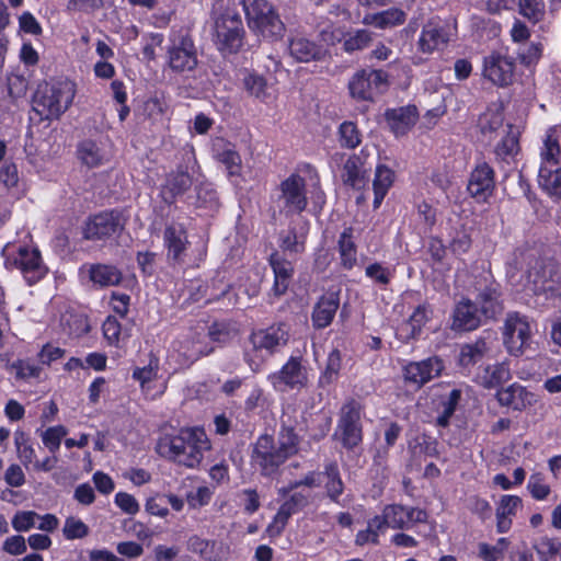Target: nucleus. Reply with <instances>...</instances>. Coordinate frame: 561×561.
I'll return each mask as SVG.
<instances>
[{
    "label": "nucleus",
    "mask_w": 561,
    "mask_h": 561,
    "mask_svg": "<svg viewBox=\"0 0 561 561\" xmlns=\"http://www.w3.org/2000/svg\"><path fill=\"white\" fill-rule=\"evenodd\" d=\"M209 448L210 443L199 428L182 430L176 436L165 435L157 444L159 455L187 468L198 466Z\"/></svg>",
    "instance_id": "nucleus-1"
},
{
    "label": "nucleus",
    "mask_w": 561,
    "mask_h": 561,
    "mask_svg": "<svg viewBox=\"0 0 561 561\" xmlns=\"http://www.w3.org/2000/svg\"><path fill=\"white\" fill-rule=\"evenodd\" d=\"M75 84L68 80L39 83L33 96V110L42 119L59 118L71 105Z\"/></svg>",
    "instance_id": "nucleus-2"
},
{
    "label": "nucleus",
    "mask_w": 561,
    "mask_h": 561,
    "mask_svg": "<svg viewBox=\"0 0 561 561\" xmlns=\"http://www.w3.org/2000/svg\"><path fill=\"white\" fill-rule=\"evenodd\" d=\"M287 340L288 331L283 323L253 331L243 352L245 363L252 371H257L263 362L285 345Z\"/></svg>",
    "instance_id": "nucleus-3"
},
{
    "label": "nucleus",
    "mask_w": 561,
    "mask_h": 561,
    "mask_svg": "<svg viewBox=\"0 0 561 561\" xmlns=\"http://www.w3.org/2000/svg\"><path fill=\"white\" fill-rule=\"evenodd\" d=\"M248 26L264 38L278 39L285 33V24L267 0H240Z\"/></svg>",
    "instance_id": "nucleus-4"
},
{
    "label": "nucleus",
    "mask_w": 561,
    "mask_h": 561,
    "mask_svg": "<svg viewBox=\"0 0 561 561\" xmlns=\"http://www.w3.org/2000/svg\"><path fill=\"white\" fill-rule=\"evenodd\" d=\"M470 290L474 295L473 302L484 314L485 320L496 319L503 312L500 284L490 271L484 270L474 275Z\"/></svg>",
    "instance_id": "nucleus-5"
},
{
    "label": "nucleus",
    "mask_w": 561,
    "mask_h": 561,
    "mask_svg": "<svg viewBox=\"0 0 561 561\" xmlns=\"http://www.w3.org/2000/svg\"><path fill=\"white\" fill-rule=\"evenodd\" d=\"M4 254L7 265L20 270L30 284L39 280L47 273L41 253L36 248L7 245Z\"/></svg>",
    "instance_id": "nucleus-6"
},
{
    "label": "nucleus",
    "mask_w": 561,
    "mask_h": 561,
    "mask_svg": "<svg viewBox=\"0 0 561 561\" xmlns=\"http://www.w3.org/2000/svg\"><path fill=\"white\" fill-rule=\"evenodd\" d=\"M168 65L170 69L180 75L193 72L197 65V49L188 34H174L168 47Z\"/></svg>",
    "instance_id": "nucleus-7"
},
{
    "label": "nucleus",
    "mask_w": 561,
    "mask_h": 561,
    "mask_svg": "<svg viewBox=\"0 0 561 561\" xmlns=\"http://www.w3.org/2000/svg\"><path fill=\"white\" fill-rule=\"evenodd\" d=\"M216 43L224 53H237L241 46L244 28L241 16L233 11H226L215 22Z\"/></svg>",
    "instance_id": "nucleus-8"
},
{
    "label": "nucleus",
    "mask_w": 561,
    "mask_h": 561,
    "mask_svg": "<svg viewBox=\"0 0 561 561\" xmlns=\"http://www.w3.org/2000/svg\"><path fill=\"white\" fill-rule=\"evenodd\" d=\"M503 341L511 355L522 356L531 341L528 318L519 312H508L503 328Z\"/></svg>",
    "instance_id": "nucleus-9"
},
{
    "label": "nucleus",
    "mask_w": 561,
    "mask_h": 561,
    "mask_svg": "<svg viewBox=\"0 0 561 561\" xmlns=\"http://www.w3.org/2000/svg\"><path fill=\"white\" fill-rule=\"evenodd\" d=\"M287 459L272 436L262 435L257 438L252 453V461L260 468L263 476L275 473Z\"/></svg>",
    "instance_id": "nucleus-10"
},
{
    "label": "nucleus",
    "mask_w": 561,
    "mask_h": 561,
    "mask_svg": "<svg viewBox=\"0 0 561 561\" xmlns=\"http://www.w3.org/2000/svg\"><path fill=\"white\" fill-rule=\"evenodd\" d=\"M383 82L382 70L363 69L352 77L348 90L353 99L374 101L381 93Z\"/></svg>",
    "instance_id": "nucleus-11"
},
{
    "label": "nucleus",
    "mask_w": 561,
    "mask_h": 561,
    "mask_svg": "<svg viewBox=\"0 0 561 561\" xmlns=\"http://www.w3.org/2000/svg\"><path fill=\"white\" fill-rule=\"evenodd\" d=\"M515 59L499 51H492L483 59V77L493 84L505 88L513 83Z\"/></svg>",
    "instance_id": "nucleus-12"
},
{
    "label": "nucleus",
    "mask_w": 561,
    "mask_h": 561,
    "mask_svg": "<svg viewBox=\"0 0 561 561\" xmlns=\"http://www.w3.org/2000/svg\"><path fill=\"white\" fill-rule=\"evenodd\" d=\"M278 202L287 213H301L306 209L308 199L306 195L305 179L293 173L279 184Z\"/></svg>",
    "instance_id": "nucleus-13"
},
{
    "label": "nucleus",
    "mask_w": 561,
    "mask_h": 561,
    "mask_svg": "<svg viewBox=\"0 0 561 561\" xmlns=\"http://www.w3.org/2000/svg\"><path fill=\"white\" fill-rule=\"evenodd\" d=\"M124 227L125 219L119 211H103L89 219L83 234L88 240H103L119 233Z\"/></svg>",
    "instance_id": "nucleus-14"
},
{
    "label": "nucleus",
    "mask_w": 561,
    "mask_h": 561,
    "mask_svg": "<svg viewBox=\"0 0 561 561\" xmlns=\"http://www.w3.org/2000/svg\"><path fill=\"white\" fill-rule=\"evenodd\" d=\"M485 321L484 314L472 299L462 297L454 306L450 329L462 333L477 330Z\"/></svg>",
    "instance_id": "nucleus-15"
},
{
    "label": "nucleus",
    "mask_w": 561,
    "mask_h": 561,
    "mask_svg": "<svg viewBox=\"0 0 561 561\" xmlns=\"http://www.w3.org/2000/svg\"><path fill=\"white\" fill-rule=\"evenodd\" d=\"M332 161L336 165H341V180L344 185L353 190H360L366 185V171L362 157L357 154L346 157L344 153L335 152L332 156Z\"/></svg>",
    "instance_id": "nucleus-16"
},
{
    "label": "nucleus",
    "mask_w": 561,
    "mask_h": 561,
    "mask_svg": "<svg viewBox=\"0 0 561 561\" xmlns=\"http://www.w3.org/2000/svg\"><path fill=\"white\" fill-rule=\"evenodd\" d=\"M495 188L494 170L489 163L479 162L471 171L467 190L478 202H486Z\"/></svg>",
    "instance_id": "nucleus-17"
},
{
    "label": "nucleus",
    "mask_w": 561,
    "mask_h": 561,
    "mask_svg": "<svg viewBox=\"0 0 561 561\" xmlns=\"http://www.w3.org/2000/svg\"><path fill=\"white\" fill-rule=\"evenodd\" d=\"M443 369V360L437 356H433L421 362L409 363L403 369V375L407 382L421 388L433 378L438 377Z\"/></svg>",
    "instance_id": "nucleus-18"
},
{
    "label": "nucleus",
    "mask_w": 561,
    "mask_h": 561,
    "mask_svg": "<svg viewBox=\"0 0 561 561\" xmlns=\"http://www.w3.org/2000/svg\"><path fill=\"white\" fill-rule=\"evenodd\" d=\"M360 413L356 403H347L342 408L339 431L342 443L347 448H353L362 440V428L359 425Z\"/></svg>",
    "instance_id": "nucleus-19"
},
{
    "label": "nucleus",
    "mask_w": 561,
    "mask_h": 561,
    "mask_svg": "<svg viewBox=\"0 0 561 561\" xmlns=\"http://www.w3.org/2000/svg\"><path fill=\"white\" fill-rule=\"evenodd\" d=\"M274 388L283 389V386L290 389L302 388L307 385V373L302 367L300 358L290 357L289 360L277 373L270 376Z\"/></svg>",
    "instance_id": "nucleus-20"
},
{
    "label": "nucleus",
    "mask_w": 561,
    "mask_h": 561,
    "mask_svg": "<svg viewBox=\"0 0 561 561\" xmlns=\"http://www.w3.org/2000/svg\"><path fill=\"white\" fill-rule=\"evenodd\" d=\"M496 399L500 405L515 411H523L536 402V396L519 383L501 388L496 392Z\"/></svg>",
    "instance_id": "nucleus-21"
},
{
    "label": "nucleus",
    "mask_w": 561,
    "mask_h": 561,
    "mask_svg": "<svg viewBox=\"0 0 561 561\" xmlns=\"http://www.w3.org/2000/svg\"><path fill=\"white\" fill-rule=\"evenodd\" d=\"M193 184L192 176L184 170L170 172L164 184L161 186L160 195L163 202L172 205L176 198L191 188Z\"/></svg>",
    "instance_id": "nucleus-22"
},
{
    "label": "nucleus",
    "mask_w": 561,
    "mask_h": 561,
    "mask_svg": "<svg viewBox=\"0 0 561 561\" xmlns=\"http://www.w3.org/2000/svg\"><path fill=\"white\" fill-rule=\"evenodd\" d=\"M290 56L299 62L320 60L324 56V49L317 43L302 35H294L288 39Z\"/></svg>",
    "instance_id": "nucleus-23"
},
{
    "label": "nucleus",
    "mask_w": 561,
    "mask_h": 561,
    "mask_svg": "<svg viewBox=\"0 0 561 561\" xmlns=\"http://www.w3.org/2000/svg\"><path fill=\"white\" fill-rule=\"evenodd\" d=\"M419 118L417 108L414 105L388 110V127L396 137L407 135Z\"/></svg>",
    "instance_id": "nucleus-24"
},
{
    "label": "nucleus",
    "mask_w": 561,
    "mask_h": 561,
    "mask_svg": "<svg viewBox=\"0 0 561 561\" xmlns=\"http://www.w3.org/2000/svg\"><path fill=\"white\" fill-rule=\"evenodd\" d=\"M340 306L337 294L323 295L316 304L312 311V324L316 329H324L332 322Z\"/></svg>",
    "instance_id": "nucleus-25"
},
{
    "label": "nucleus",
    "mask_w": 561,
    "mask_h": 561,
    "mask_svg": "<svg viewBox=\"0 0 561 561\" xmlns=\"http://www.w3.org/2000/svg\"><path fill=\"white\" fill-rule=\"evenodd\" d=\"M308 504V495L301 492L293 493L279 507L274 517L273 524L268 527L270 531L276 529V534H280L285 528L289 517L304 508Z\"/></svg>",
    "instance_id": "nucleus-26"
},
{
    "label": "nucleus",
    "mask_w": 561,
    "mask_h": 561,
    "mask_svg": "<svg viewBox=\"0 0 561 561\" xmlns=\"http://www.w3.org/2000/svg\"><path fill=\"white\" fill-rule=\"evenodd\" d=\"M270 263L274 272V285L272 293L279 297L284 295L289 286L290 279L294 274L291 263L283 259L278 253H273L270 257Z\"/></svg>",
    "instance_id": "nucleus-27"
},
{
    "label": "nucleus",
    "mask_w": 561,
    "mask_h": 561,
    "mask_svg": "<svg viewBox=\"0 0 561 561\" xmlns=\"http://www.w3.org/2000/svg\"><path fill=\"white\" fill-rule=\"evenodd\" d=\"M491 350V340L480 336L476 341L466 343L460 347L458 363L462 368H470L478 364Z\"/></svg>",
    "instance_id": "nucleus-28"
},
{
    "label": "nucleus",
    "mask_w": 561,
    "mask_h": 561,
    "mask_svg": "<svg viewBox=\"0 0 561 561\" xmlns=\"http://www.w3.org/2000/svg\"><path fill=\"white\" fill-rule=\"evenodd\" d=\"M164 242L168 248V259L172 263H182L187 244L186 232L181 227L169 226L164 230Z\"/></svg>",
    "instance_id": "nucleus-29"
},
{
    "label": "nucleus",
    "mask_w": 561,
    "mask_h": 561,
    "mask_svg": "<svg viewBox=\"0 0 561 561\" xmlns=\"http://www.w3.org/2000/svg\"><path fill=\"white\" fill-rule=\"evenodd\" d=\"M77 156L89 168L103 165L110 159L104 148L91 139H85L78 145Z\"/></svg>",
    "instance_id": "nucleus-30"
},
{
    "label": "nucleus",
    "mask_w": 561,
    "mask_h": 561,
    "mask_svg": "<svg viewBox=\"0 0 561 561\" xmlns=\"http://www.w3.org/2000/svg\"><path fill=\"white\" fill-rule=\"evenodd\" d=\"M426 513L421 510L407 508L401 505L388 506V527L404 528L412 522H423Z\"/></svg>",
    "instance_id": "nucleus-31"
},
{
    "label": "nucleus",
    "mask_w": 561,
    "mask_h": 561,
    "mask_svg": "<svg viewBox=\"0 0 561 561\" xmlns=\"http://www.w3.org/2000/svg\"><path fill=\"white\" fill-rule=\"evenodd\" d=\"M538 183L550 197L561 201V167L541 165Z\"/></svg>",
    "instance_id": "nucleus-32"
},
{
    "label": "nucleus",
    "mask_w": 561,
    "mask_h": 561,
    "mask_svg": "<svg viewBox=\"0 0 561 561\" xmlns=\"http://www.w3.org/2000/svg\"><path fill=\"white\" fill-rule=\"evenodd\" d=\"M448 42V36L445 30L433 23L424 25L422 35L419 41V47L423 53L430 54L435 49H439Z\"/></svg>",
    "instance_id": "nucleus-33"
},
{
    "label": "nucleus",
    "mask_w": 561,
    "mask_h": 561,
    "mask_svg": "<svg viewBox=\"0 0 561 561\" xmlns=\"http://www.w3.org/2000/svg\"><path fill=\"white\" fill-rule=\"evenodd\" d=\"M322 485L327 491L328 497L337 503L344 491V483L336 462H329L324 466Z\"/></svg>",
    "instance_id": "nucleus-34"
},
{
    "label": "nucleus",
    "mask_w": 561,
    "mask_h": 561,
    "mask_svg": "<svg viewBox=\"0 0 561 561\" xmlns=\"http://www.w3.org/2000/svg\"><path fill=\"white\" fill-rule=\"evenodd\" d=\"M122 278V272L113 265L96 264L90 268V279L101 287L116 286Z\"/></svg>",
    "instance_id": "nucleus-35"
},
{
    "label": "nucleus",
    "mask_w": 561,
    "mask_h": 561,
    "mask_svg": "<svg viewBox=\"0 0 561 561\" xmlns=\"http://www.w3.org/2000/svg\"><path fill=\"white\" fill-rule=\"evenodd\" d=\"M339 252L341 264L344 268L351 270L357 263V250L353 238V229H345L339 239Z\"/></svg>",
    "instance_id": "nucleus-36"
},
{
    "label": "nucleus",
    "mask_w": 561,
    "mask_h": 561,
    "mask_svg": "<svg viewBox=\"0 0 561 561\" xmlns=\"http://www.w3.org/2000/svg\"><path fill=\"white\" fill-rule=\"evenodd\" d=\"M507 130L502 140L496 145L494 153L501 160L513 158L519 150V131L513 125L506 126Z\"/></svg>",
    "instance_id": "nucleus-37"
},
{
    "label": "nucleus",
    "mask_w": 561,
    "mask_h": 561,
    "mask_svg": "<svg viewBox=\"0 0 561 561\" xmlns=\"http://www.w3.org/2000/svg\"><path fill=\"white\" fill-rule=\"evenodd\" d=\"M541 561H561V542L557 538L541 537L533 543Z\"/></svg>",
    "instance_id": "nucleus-38"
},
{
    "label": "nucleus",
    "mask_w": 561,
    "mask_h": 561,
    "mask_svg": "<svg viewBox=\"0 0 561 561\" xmlns=\"http://www.w3.org/2000/svg\"><path fill=\"white\" fill-rule=\"evenodd\" d=\"M511 378V371L505 363L488 366L481 377L482 386L486 389L495 388Z\"/></svg>",
    "instance_id": "nucleus-39"
},
{
    "label": "nucleus",
    "mask_w": 561,
    "mask_h": 561,
    "mask_svg": "<svg viewBox=\"0 0 561 561\" xmlns=\"http://www.w3.org/2000/svg\"><path fill=\"white\" fill-rule=\"evenodd\" d=\"M245 90L253 96L266 101L272 98L270 87L265 78L259 73H249L243 79Z\"/></svg>",
    "instance_id": "nucleus-40"
},
{
    "label": "nucleus",
    "mask_w": 561,
    "mask_h": 561,
    "mask_svg": "<svg viewBox=\"0 0 561 561\" xmlns=\"http://www.w3.org/2000/svg\"><path fill=\"white\" fill-rule=\"evenodd\" d=\"M342 366V356L337 348L332 350L329 353L325 369L319 378L320 387H327L335 381L339 377V373Z\"/></svg>",
    "instance_id": "nucleus-41"
},
{
    "label": "nucleus",
    "mask_w": 561,
    "mask_h": 561,
    "mask_svg": "<svg viewBox=\"0 0 561 561\" xmlns=\"http://www.w3.org/2000/svg\"><path fill=\"white\" fill-rule=\"evenodd\" d=\"M8 369L18 380L39 378L42 367L33 364L30 359H18L8 365Z\"/></svg>",
    "instance_id": "nucleus-42"
},
{
    "label": "nucleus",
    "mask_w": 561,
    "mask_h": 561,
    "mask_svg": "<svg viewBox=\"0 0 561 561\" xmlns=\"http://www.w3.org/2000/svg\"><path fill=\"white\" fill-rule=\"evenodd\" d=\"M385 525L386 514L382 512L381 515L376 516L368 522V526L365 530H362L356 535V543L362 546L367 542H377L379 533L383 531Z\"/></svg>",
    "instance_id": "nucleus-43"
},
{
    "label": "nucleus",
    "mask_w": 561,
    "mask_h": 561,
    "mask_svg": "<svg viewBox=\"0 0 561 561\" xmlns=\"http://www.w3.org/2000/svg\"><path fill=\"white\" fill-rule=\"evenodd\" d=\"M278 449L289 458L298 450V436L291 426H287L282 420V428L278 435Z\"/></svg>",
    "instance_id": "nucleus-44"
},
{
    "label": "nucleus",
    "mask_w": 561,
    "mask_h": 561,
    "mask_svg": "<svg viewBox=\"0 0 561 561\" xmlns=\"http://www.w3.org/2000/svg\"><path fill=\"white\" fill-rule=\"evenodd\" d=\"M373 41V33L367 30H357L348 32L344 36L343 48L347 53L362 50L366 48Z\"/></svg>",
    "instance_id": "nucleus-45"
},
{
    "label": "nucleus",
    "mask_w": 561,
    "mask_h": 561,
    "mask_svg": "<svg viewBox=\"0 0 561 561\" xmlns=\"http://www.w3.org/2000/svg\"><path fill=\"white\" fill-rule=\"evenodd\" d=\"M504 115L500 110H488L479 118V128L483 135H492L503 127Z\"/></svg>",
    "instance_id": "nucleus-46"
},
{
    "label": "nucleus",
    "mask_w": 561,
    "mask_h": 561,
    "mask_svg": "<svg viewBox=\"0 0 561 561\" xmlns=\"http://www.w3.org/2000/svg\"><path fill=\"white\" fill-rule=\"evenodd\" d=\"M339 135L340 145L344 148L354 149L362 141L360 133L353 122L342 123L339 128Z\"/></svg>",
    "instance_id": "nucleus-47"
},
{
    "label": "nucleus",
    "mask_w": 561,
    "mask_h": 561,
    "mask_svg": "<svg viewBox=\"0 0 561 561\" xmlns=\"http://www.w3.org/2000/svg\"><path fill=\"white\" fill-rule=\"evenodd\" d=\"M461 393L460 390L454 389L450 391L448 398L442 402L443 411L436 419V425L446 427L449 424V420L456 411L459 403Z\"/></svg>",
    "instance_id": "nucleus-48"
},
{
    "label": "nucleus",
    "mask_w": 561,
    "mask_h": 561,
    "mask_svg": "<svg viewBox=\"0 0 561 561\" xmlns=\"http://www.w3.org/2000/svg\"><path fill=\"white\" fill-rule=\"evenodd\" d=\"M519 13L529 21L537 23L545 15V3L542 0H519Z\"/></svg>",
    "instance_id": "nucleus-49"
},
{
    "label": "nucleus",
    "mask_w": 561,
    "mask_h": 561,
    "mask_svg": "<svg viewBox=\"0 0 561 561\" xmlns=\"http://www.w3.org/2000/svg\"><path fill=\"white\" fill-rule=\"evenodd\" d=\"M68 431L62 425L48 427L42 433V440L46 448L55 454L61 444V439L67 435Z\"/></svg>",
    "instance_id": "nucleus-50"
},
{
    "label": "nucleus",
    "mask_w": 561,
    "mask_h": 561,
    "mask_svg": "<svg viewBox=\"0 0 561 561\" xmlns=\"http://www.w3.org/2000/svg\"><path fill=\"white\" fill-rule=\"evenodd\" d=\"M89 527L81 519L70 516L66 518L62 534L66 539L75 540L82 539L89 535Z\"/></svg>",
    "instance_id": "nucleus-51"
},
{
    "label": "nucleus",
    "mask_w": 561,
    "mask_h": 561,
    "mask_svg": "<svg viewBox=\"0 0 561 561\" xmlns=\"http://www.w3.org/2000/svg\"><path fill=\"white\" fill-rule=\"evenodd\" d=\"M61 321L62 325L68 328L69 335L80 336L90 329L87 318L82 314L67 313Z\"/></svg>",
    "instance_id": "nucleus-52"
},
{
    "label": "nucleus",
    "mask_w": 561,
    "mask_h": 561,
    "mask_svg": "<svg viewBox=\"0 0 561 561\" xmlns=\"http://www.w3.org/2000/svg\"><path fill=\"white\" fill-rule=\"evenodd\" d=\"M38 517L39 514L34 511H19L13 516L11 524L14 530L25 533L36 526Z\"/></svg>",
    "instance_id": "nucleus-53"
},
{
    "label": "nucleus",
    "mask_w": 561,
    "mask_h": 561,
    "mask_svg": "<svg viewBox=\"0 0 561 561\" xmlns=\"http://www.w3.org/2000/svg\"><path fill=\"white\" fill-rule=\"evenodd\" d=\"M159 359L154 356L150 357L148 365L144 367H137L133 373V378L140 382L141 387L145 388L146 383L154 380L158 376Z\"/></svg>",
    "instance_id": "nucleus-54"
},
{
    "label": "nucleus",
    "mask_w": 561,
    "mask_h": 561,
    "mask_svg": "<svg viewBox=\"0 0 561 561\" xmlns=\"http://www.w3.org/2000/svg\"><path fill=\"white\" fill-rule=\"evenodd\" d=\"M234 334V328L226 322H215L208 329L209 339L219 344L228 343Z\"/></svg>",
    "instance_id": "nucleus-55"
},
{
    "label": "nucleus",
    "mask_w": 561,
    "mask_h": 561,
    "mask_svg": "<svg viewBox=\"0 0 561 561\" xmlns=\"http://www.w3.org/2000/svg\"><path fill=\"white\" fill-rule=\"evenodd\" d=\"M560 146L557 138H553L552 134H548L545 140V147L541 152L542 163L541 165L557 167V157L560 154Z\"/></svg>",
    "instance_id": "nucleus-56"
},
{
    "label": "nucleus",
    "mask_w": 561,
    "mask_h": 561,
    "mask_svg": "<svg viewBox=\"0 0 561 561\" xmlns=\"http://www.w3.org/2000/svg\"><path fill=\"white\" fill-rule=\"evenodd\" d=\"M302 485L308 488H316L322 485V472L312 471L307 473L304 479L290 482L287 486L279 489V494L286 496L288 493Z\"/></svg>",
    "instance_id": "nucleus-57"
},
{
    "label": "nucleus",
    "mask_w": 561,
    "mask_h": 561,
    "mask_svg": "<svg viewBox=\"0 0 561 561\" xmlns=\"http://www.w3.org/2000/svg\"><path fill=\"white\" fill-rule=\"evenodd\" d=\"M15 445L18 449V455L22 463L27 467L30 463H33L36 461V455L34 448L26 442L24 438V435L16 434L15 436Z\"/></svg>",
    "instance_id": "nucleus-58"
},
{
    "label": "nucleus",
    "mask_w": 561,
    "mask_h": 561,
    "mask_svg": "<svg viewBox=\"0 0 561 561\" xmlns=\"http://www.w3.org/2000/svg\"><path fill=\"white\" fill-rule=\"evenodd\" d=\"M187 546L192 552L199 554L206 560H210L213 558L214 542L198 536H193L188 539Z\"/></svg>",
    "instance_id": "nucleus-59"
},
{
    "label": "nucleus",
    "mask_w": 561,
    "mask_h": 561,
    "mask_svg": "<svg viewBox=\"0 0 561 561\" xmlns=\"http://www.w3.org/2000/svg\"><path fill=\"white\" fill-rule=\"evenodd\" d=\"M522 505L520 497L516 495H503L496 508V515L510 517L516 514V510Z\"/></svg>",
    "instance_id": "nucleus-60"
},
{
    "label": "nucleus",
    "mask_w": 561,
    "mask_h": 561,
    "mask_svg": "<svg viewBox=\"0 0 561 561\" xmlns=\"http://www.w3.org/2000/svg\"><path fill=\"white\" fill-rule=\"evenodd\" d=\"M542 54V45L540 43H531L526 49L518 50L517 56L524 66H530L539 60Z\"/></svg>",
    "instance_id": "nucleus-61"
},
{
    "label": "nucleus",
    "mask_w": 561,
    "mask_h": 561,
    "mask_svg": "<svg viewBox=\"0 0 561 561\" xmlns=\"http://www.w3.org/2000/svg\"><path fill=\"white\" fill-rule=\"evenodd\" d=\"M65 350L55 346L50 343L45 344L37 354L38 360L42 365L49 366L53 362L64 357Z\"/></svg>",
    "instance_id": "nucleus-62"
},
{
    "label": "nucleus",
    "mask_w": 561,
    "mask_h": 561,
    "mask_svg": "<svg viewBox=\"0 0 561 561\" xmlns=\"http://www.w3.org/2000/svg\"><path fill=\"white\" fill-rule=\"evenodd\" d=\"M280 248L284 251L299 253L304 251V241L298 239L295 230H288L286 233L280 234Z\"/></svg>",
    "instance_id": "nucleus-63"
},
{
    "label": "nucleus",
    "mask_w": 561,
    "mask_h": 561,
    "mask_svg": "<svg viewBox=\"0 0 561 561\" xmlns=\"http://www.w3.org/2000/svg\"><path fill=\"white\" fill-rule=\"evenodd\" d=\"M115 504L126 514L135 515L139 511L137 500L125 492H118L115 495Z\"/></svg>",
    "instance_id": "nucleus-64"
}]
</instances>
